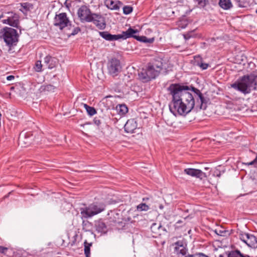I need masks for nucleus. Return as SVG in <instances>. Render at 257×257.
<instances>
[{
  "instance_id": "nucleus-1",
  "label": "nucleus",
  "mask_w": 257,
  "mask_h": 257,
  "mask_svg": "<svg viewBox=\"0 0 257 257\" xmlns=\"http://www.w3.org/2000/svg\"><path fill=\"white\" fill-rule=\"evenodd\" d=\"M169 94L172 96L169 104L171 112L175 116H185L194 108L196 103L200 108L205 109V99L200 91L194 87L172 84L168 88Z\"/></svg>"
},
{
  "instance_id": "nucleus-2",
  "label": "nucleus",
  "mask_w": 257,
  "mask_h": 257,
  "mask_svg": "<svg viewBox=\"0 0 257 257\" xmlns=\"http://www.w3.org/2000/svg\"><path fill=\"white\" fill-rule=\"evenodd\" d=\"M231 87L244 94L249 93L252 90H257L256 82L248 76H243L232 84Z\"/></svg>"
},
{
  "instance_id": "nucleus-3",
  "label": "nucleus",
  "mask_w": 257,
  "mask_h": 257,
  "mask_svg": "<svg viewBox=\"0 0 257 257\" xmlns=\"http://www.w3.org/2000/svg\"><path fill=\"white\" fill-rule=\"evenodd\" d=\"M106 204L103 201H96L88 206L81 208L80 213L85 218L92 217L105 210Z\"/></svg>"
},
{
  "instance_id": "nucleus-4",
  "label": "nucleus",
  "mask_w": 257,
  "mask_h": 257,
  "mask_svg": "<svg viewBox=\"0 0 257 257\" xmlns=\"http://www.w3.org/2000/svg\"><path fill=\"white\" fill-rule=\"evenodd\" d=\"M18 37L17 31L11 28L5 27L0 31V37L10 47L16 45Z\"/></svg>"
},
{
  "instance_id": "nucleus-5",
  "label": "nucleus",
  "mask_w": 257,
  "mask_h": 257,
  "mask_svg": "<svg viewBox=\"0 0 257 257\" xmlns=\"http://www.w3.org/2000/svg\"><path fill=\"white\" fill-rule=\"evenodd\" d=\"M158 75V70H156L155 66L149 64L146 68H143L139 72L138 76L143 82H147L154 79Z\"/></svg>"
},
{
  "instance_id": "nucleus-6",
  "label": "nucleus",
  "mask_w": 257,
  "mask_h": 257,
  "mask_svg": "<svg viewBox=\"0 0 257 257\" xmlns=\"http://www.w3.org/2000/svg\"><path fill=\"white\" fill-rule=\"evenodd\" d=\"M135 32L133 29L130 28L126 31L122 32L121 34L111 35L108 32H99V35L107 41H112L119 39H126L131 36V34Z\"/></svg>"
},
{
  "instance_id": "nucleus-7",
  "label": "nucleus",
  "mask_w": 257,
  "mask_h": 257,
  "mask_svg": "<svg viewBox=\"0 0 257 257\" xmlns=\"http://www.w3.org/2000/svg\"><path fill=\"white\" fill-rule=\"evenodd\" d=\"M0 21L4 24H8L14 27H17L19 24V17L13 12L3 13L0 16Z\"/></svg>"
},
{
  "instance_id": "nucleus-8",
  "label": "nucleus",
  "mask_w": 257,
  "mask_h": 257,
  "mask_svg": "<svg viewBox=\"0 0 257 257\" xmlns=\"http://www.w3.org/2000/svg\"><path fill=\"white\" fill-rule=\"evenodd\" d=\"M54 25L62 30L70 25V21L65 13L56 14L54 19Z\"/></svg>"
},
{
  "instance_id": "nucleus-9",
  "label": "nucleus",
  "mask_w": 257,
  "mask_h": 257,
  "mask_svg": "<svg viewBox=\"0 0 257 257\" xmlns=\"http://www.w3.org/2000/svg\"><path fill=\"white\" fill-rule=\"evenodd\" d=\"M239 237L248 246L253 248H257V238L254 235L247 233H241Z\"/></svg>"
},
{
  "instance_id": "nucleus-10",
  "label": "nucleus",
  "mask_w": 257,
  "mask_h": 257,
  "mask_svg": "<svg viewBox=\"0 0 257 257\" xmlns=\"http://www.w3.org/2000/svg\"><path fill=\"white\" fill-rule=\"evenodd\" d=\"M121 65L119 61L115 58L110 60L107 63V69L109 73L115 76L120 72Z\"/></svg>"
},
{
  "instance_id": "nucleus-11",
  "label": "nucleus",
  "mask_w": 257,
  "mask_h": 257,
  "mask_svg": "<svg viewBox=\"0 0 257 257\" xmlns=\"http://www.w3.org/2000/svg\"><path fill=\"white\" fill-rule=\"evenodd\" d=\"M77 14L82 22H91L93 17V14H91L90 10L85 6H82L78 9Z\"/></svg>"
},
{
  "instance_id": "nucleus-12",
  "label": "nucleus",
  "mask_w": 257,
  "mask_h": 257,
  "mask_svg": "<svg viewBox=\"0 0 257 257\" xmlns=\"http://www.w3.org/2000/svg\"><path fill=\"white\" fill-rule=\"evenodd\" d=\"M184 173L189 176L199 178L200 180L207 177L205 173L197 169L187 168L184 170Z\"/></svg>"
},
{
  "instance_id": "nucleus-13",
  "label": "nucleus",
  "mask_w": 257,
  "mask_h": 257,
  "mask_svg": "<svg viewBox=\"0 0 257 257\" xmlns=\"http://www.w3.org/2000/svg\"><path fill=\"white\" fill-rule=\"evenodd\" d=\"M33 137L30 133H21L19 138V144L22 147H26L31 144Z\"/></svg>"
},
{
  "instance_id": "nucleus-14",
  "label": "nucleus",
  "mask_w": 257,
  "mask_h": 257,
  "mask_svg": "<svg viewBox=\"0 0 257 257\" xmlns=\"http://www.w3.org/2000/svg\"><path fill=\"white\" fill-rule=\"evenodd\" d=\"M151 230L153 233L154 237L164 234L166 232L165 227H163L161 223H154L151 226Z\"/></svg>"
},
{
  "instance_id": "nucleus-15",
  "label": "nucleus",
  "mask_w": 257,
  "mask_h": 257,
  "mask_svg": "<svg viewBox=\"0 0 257 257\" xmlns=\"http://www.w3.org/2000/svg\"><path fill=\"white\" fill-rule=\"evenodd\" d=\"M100 29H103L105 27V23L103 18L100 15L93 14L92 21Z\"/></svg>"
},
{
  "instance_id": "nucleus-16",
  "label": "nucleus",
  "mask_w": 257,
  "mask_h": 257,
  "mask_svg": "<svg viewBox=\"0 0 257 257\" xmlns=\"http://www.w3.org/2000/svg\"><path fill=\"white\" fill-rule=\"evenodd\" d=\"M137 127L138 124L135 119H128L124 126L125 131L128 133H134Z\"/></svg>"
},
{
  "instance_id": "nucleus-17",
  "label": "nucleus",
  "mask_w": 257,
  "mask_h": 257,
  "mask_svg": "<svg viewBox=\"0 0 257 257\" xmlns=\"http://www.w3.org/2000/svg\"><path fill=\"white\" fill-rule=\"evenodd\" d=\"M105 5L109 9L112 10H118L122 4L117 0H105Z\"/></svg>"
},
{
  "instance_id": "nucleus-18",
  "label": "nucleus",
  "mask_w": 257,
  "mask_h": 257,
  "mask_svg": "<svg viewBox=\"0 0 257 257\" xmlns=\"http://www.w3.org/2000/svg\"><path fill=\"white\" fill-rule=\"evenodd\" d=\"M57 64V59L52 57L50 56H47L44 58V67H47L49 69L54 68Z\"/></svg>"
},
{
  "instance_id": "nucleus-19",
  "label": "nucleus",
  "mask_w": 257,
  "mask_h": 257,
  "mask_svg": "<svg viewBox=\"0 0 257 257\" xmlns=\"http://www.w3.org/2000/svg\"><path fill=\"white\" fill-rule=\"evenodd\" d=\"M133 30L135 31V32L132 33L131 34V36H130L129 38L133 37L139 41L145 42V43H151L153 42V41H154L153 39H148L145 36H138L136 35V34L138 33V31L137 30H134V29H133Z\"/></svg>"
},
{
  "instance_id": "nucleus-20",
  "label": "nucleus",
  "mask_w": 257,
  "mask_h": 257,
  "mask_svg": "<svg viewBox=\"0 0 257 257\" xmlns=\"http://www.w3.org/2000/svg\"><path fill=\"white\" fill-rule=\"evenodd\" d=\"M95 226L96 230L101 233H106L107 231V228L105 224L101 220H97L95 222Z\"/></svg>"
},
{
  "instance_id": "nucleus-21",
  "label": "nucleus",
  "mask_w": 257,
  "mask_h": 257,
  "mask_svg": "<svg viewBox=\"0 0 257 257\" xmlns=\"http://www.w3.org/2000/svg\"><path fill=\"white\" fill-rule=\"evenodd\" d=\"M175 249L178 253L182 255L186 254L187 252V249L183 245L182 242L180 241H178L176 243Z\"/></svg>"
},
{
  "instance_id": "nucleus-22",
  "label": "nucleus",
  "mask_w": 257,
  "mask_h": 257,
  "mask_svg": "<svg viewBox=\"0 0 257 257\" xmlns=\"http://www.w3.org/2000/svg\"><path fill=\"white\" fill-rule=\"evenodd\" d=\"M219 5L221 8L224 10H228L232 6L230 0H220Z\"/></svg>"
},
{
  "instance_id": "nucleus-23",
  "label": "nucleus",
  "mask_w": 257,
  "mask_h": 257,
  "mask_svg": "<svg viewBox=\"0 0 257 257\" xmlns=\"http://www.w3.org/2000/svg\"><path fill=\"white\" fill-rule=\"evenodd\" d=\"M116 109L120 115L125 114L128 111V108L125 104H119L116 106Z\"/></svg>"
},
{
  "instance_id": "nucleus-24",
  "label": "nucleus",
  "mask_w": 257,
  "mask_h": 257,
  "mask_svg": "<svg viewBox=\"0 0 257 257\" xmlns=\"http://www.w3.org/2000/svg\"><path fill=\"white\" fill-rule=\"evenodd\" d=\"M84 107L86 109L88 114L90 116L93 115L96 113L95 109L93 107L89 106L86 104H84Z\"/></svg>"
},
{
  "instance_id": "nucleus-25",
  "label": "nucleus",
  "mask_w": 257,
  "mask_h": 257,
  "mask_svg": "<svg viewBox=\"0 0 257 257\" xmlns=\"http://www.w3.org/2000/svg\"><path fill=\"white\" fill-rule=\"evenodd\" d=\"M91 246V243H88L86 240L84 242V253L86 257H90V247Z\"/></svg>"
},
{
  "instance_id": "nucleus-26",
  "label": "nucleus",
  "mask_w": 257,
  "mask_h": 257,
  "mask_svg": "<svg viewBox=\"0 0 257 257\" xmlns=\"http://www.w3.org/2000/svg\"><path fill=\"white\" fill-rule=\"evenodd\" d=\"M55 87L51 84L43 85L41 87V90L44 91H54Z\"/></svg>"
},
{
  "instance_id": "nucleus-27",
  "label": "nucleus",
  "mask_w": 257,
  "mask_h": 257,
  "mask_svg": "<svg viewBox=\"0 0 257 257\" xmlns=\"http://www.w3.org/2000/svg\"><path fill=\"white\" fill-rule=\"evenodd\" d=\"M21 5L22 9L20 10L24 13L28 11L32 7V5L28 3H22Z\"/></svg>"
},
{
  "instance_id": "nucleus-28",
  "label": "nucleus",
  "mask_w": 257,
  "mask_h": 257,
  "mask_svg": "<svg viewBox=\"0 0 257 257\" xmlns=\"http://www.w3.org/2000/svg\"><path fill=\"white\" fill-rule=\"evenodd\" d=\"M177 25L179 28H181V29H184L188 25V22L186 19H183L178 22Z\"/></svg>"
},
{
  "instance_id": "nucleus-29",
  "label": "nucleus",
  "mask_w": 257,
  "mask_h": 257,
  "mask_svg": "<svg viewBox=\"0 0 257 257\" xmlns=\"http://www.w3.org/2000/svg\"><path fill=\"white\" fill-rule=\"evenodd\" d=\"M44 66V64L42 65L41 61H37L35 64L34 69L37 72H41L42 71V67Z\"/></svg>"
},
{
  "instance_id": "nucleus-30",
  "label": "nucleus",
  "mask_w": 257,
  "mask_h": 257,
  "mask_svg": "<svg viewBox=\"0 0 257 257\" xmlns=\"http://www.w3.org/2000/svg\"><path fill=\"white\" fill-rule=\"evenodd\" d=\"M149 209V206L145 203H141L137 206V209L140 211H147Z\"/></svg>"
},
{
  "instance_id": "nucleus-31",
  "label": "nucleus",
  "mask_w": 257,
  "mask_h": 257,
  "mask_svg": "<svg viewBox=\"0 0 257 257\" xmlns=\"http://www.w3.org/2000/svg\"><path fill=\"white\" fill-rule=\"evenodd\" d=\"M133 11V8L131 6H125L123 8V13L125 15H128Z\"/></svg>"
},
{
  "instance_id": "nucleus-32",
  "label": "nucleus",
  "mask_w": 257,
  "mask_h": 257,
  "mask_svg": "<svg viewBox=\"0 0 257 257\" xmlns=\"http://www.w3.org/2000/svg\"><path fill=\"white\" fill-rule=\"evenodd\" d=\"M9 251H10V248L9 247L0 246V253H3L5 255H10V254L9 253H8Z\"/></svg>"
},
{
  "instance_id": "nucleus-33",
  "label": "nucleus",
  "mask_w": 257,
  "mask_h": 257,
  "mask_svg": "<svg viewBox=\"0 0 257 257\" xmlns=\"http://www.w3.org/2000/svg\"><path fill=\"white\" fill-rule=\"evenodd\" d=\"M215 232L219 235L224 236L226 233V230L224 229H221V228H217L215 230Z\"/></svg>"
},
{
  "instance_id": "nucleus-34",
  "label": "nucleus",
  "mask_w": 257,
  "mask_h": 257,
  "mask_svg": "<svg viewBox=\"0 0 257 257\" xmlns=\"http://www.w3.org/2000/svg\"><path fill=\"white\" fill-rule=\"evenodd\" d=\"M151 65L155 66V69L156 70H158V74L160 70L162 68V63L161 62H158V64H151Z\"/></svg>"
},
{
  "instance_id": "nucleus-35",
  "label": "nucleus",
  "mask_w": 257,
  "mask_h": 257,
  "mask_svg": "<svg viewBox=\"0 0 257 257\" xmlns=\"http://www.w3.org/2000/svg\"><path fill=\"white\" fill-rule=\"evenodd\" d=\"M202 70H205L208 67V66L209 65L207 64V63H198L197 64Z\"/></svg>"
},
{
  "instance_id": "nucleus-36",
  "label": "nucleus",
  "mask_w": 257,
  "mask_h": 257,
  "mask_svg": "<svg viewBox=\"0 0 257 257\" xmlns=\"http://www.w3.org/2000/svg\"><path fill=\"white\" fill-rule=\"evenodd\" d=\"M197 2L200 7H204L206 5V0H195Z\"/></svg>"
},
{
  "instance_id": "nucleus-37",
  "label": "nucleus",
  "mask_w": 257,
  "mask_h": 257,
  "mask_svg": "<svg viewBox=\"0 0 257 257\" xmlns=\"http://www.w3.org/2000/svg\"><path fill=\"white\" fill-rule=\"evenodd\" d=\"M93 121L94 123L97 126L101 124V120L98 117H95L93 119Z\"/></svg>"
},
{
  "instance_id": "nucleus-38",
  "label": "nucleus",
  "mask_w": 257,
  "mask_h": 257,
  "mask_svg": "<svg viewBox=\"0 0 257 257\" xmlns=\"http://www.w3.org/2000/svg\"><path fill=\"white\" fill-rule=\"evenodd\" d=\"M80 31V29L79 28H75L73 32L71 33V35H74L78 33Z\"/></svg>"
},
{
  "instance_id": "nucleus-39",
  "label": "nucleus",
  "mask_w": 257,
  "mask_h": 257,
  "mask_svg": "<svg viewBox=\"0 0 257 257\" xmlns=\"http://www.w3.org/2000/svg\"><path fill=\"white\" fill-rule=\"evenodd\" d=\"M246 165H248V166H249V165H253L255 167V159H254L253 161L250 162H248V163H247L245 164Z\"/></svg>"
},
{
  "instance_id": "nucleus-40",
  "label": "nucleus",
  "mask_w": 257,
  "mask_h": 257,
  "mask_svg": "<svg viewBox=\"0 0 257 257\" xmlns=\"http://www.w3.org/2000/svg\"><path fill=\"white\" fill-rule=\"evenodd\" d=\"M15 77L13 75H9L7 77V79L8 81H12V80L14 79Z\"/></svg>"
},
{
  "instance_id": "nucleus-41",
  "label": "nucleus",
  "mask_w": 257,
  "mask_h": 257,
  "mask_svg": "<svg viewBox=\"0 0 257 257\" xmlns=\"http://www.w3.org/2000/svg\"><path fill=\"white\" fill-rule=\"evenodd\" d=\"M129 78H130V76H129V75H124V76L123 80H124V81H127V82H128V81H130V79Z\"/></svg>"
},
{
  "instance_id": "nucleus-42",
  "label": "nucleus",
  "mask_w": 257,
  "mask_h": 257,
  "mask_svg": "<svg viewBox=\"0 0 257 257\" xmlns=\"http://www.w3.org/2000/svg\"><path fill=\"white\" fill-rule=\"evenodd\" d=\"M254 159H255V167L257 168V155H256V157H255V158Z\"/></svg>"
},
{
  "instance_id": "nucleus-43",
  "label": "nucleus",
  "mask_w": 257,
  "mask_h": 257,
  "mask_svg": "<svg viewBox=\"0 0 257 257\" xmlns=\"http://www.w3.org/2000/svg\"><path fill=\"white\" fill-rule=\"evenodd\" d=\"M184 38L185 39H188L189 38V37H187V36L186 35H184Z\"/></svg>"
},
{
  "instance_id": "nucleus-44",
  "label": "nucleus",
  "mask_w": 257,
  "mask_h": 257,
  "mask_svg": "<svg viewBox=\"0 0 257 257\" xmlns=\"http://www.w3.org/2000/svg\"><path fill=\"white\" fill-rule=\"evenodd\" d=\"M218 177H219L220 176V173H219L216 175Z\"/></svg>"
},
{
  "instance_id": "nucleus-45",
  "label": "nucleus",
  "mask_w": 257,
  "mask_h": 257,
  "mask_svg": "<svg viewBox=\"0 0 257 257\" xmlns=\"http://www.w3.org/2000/svg\"><path fill=\"white\" fill-rule=\"evenodd\" d=\"M219 257H224V256L222 254H220Z\"/></svg>"
},
{
  "instance_id": "nucleus-46",
  "label": "nucleus",
  "mask_w": 257,
  "mask_h": 257,
  "mask_svg": "<svg viewBox=\"0 0 257 257\" xmlns=\"http://www.w3.org/2000/svg\"><path fill=\"white\" fill-rule=\"evenodd\" d=\"M160 208L161 209H162V208H163V206L162 205H160Z\"/></svg>"
},
{
  "instance_id": "nucleus-47",
  "label": "nucleus",
  "mask_w": 257,
  "mask_h": 257,
  "mask_svg": "<svg viewBox=\"0 0 257 257\" xmlns=\"http://www.w3.org/2000/svg\"><path fill=\"white\" fill-rule=\"evenodd\" d=\"M255 13L257 14V10L255 11Z\"/></svg>"
}]
</instances>
